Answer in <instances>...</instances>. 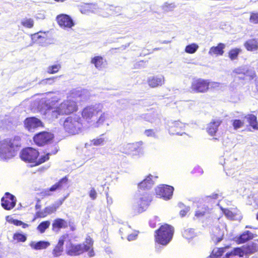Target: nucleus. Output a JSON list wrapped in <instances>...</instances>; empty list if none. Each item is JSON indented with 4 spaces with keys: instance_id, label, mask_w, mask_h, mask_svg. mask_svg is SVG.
I'll return each instance as SVG.
<instances>
[{
    "instance_id": "obj_13",
    "label": "nucleus",
    "mask_w": 258,
    "mask_h": 258,
    "mask_svg": "<svg viewBox=\"0 0 258 258\" xmlns=\"http://www.w3.org/2000/svg\"><path fill=\"white\" fill-rule=\"evenodd\" d=\"M24 125L29 132H33L37 128L43 127L42 122L35 117H27L24 121Z\"/></svg>"
},
{
    "instance_id": "obj_57",
    "label": "nucleus",
    "mask_w": 258,
    "mask_h": 258,
    "mask_svg": "<svg viewBox=\"0 0 258 258\" xmlns=\"http://www.w3.org/2000/svg\"><path fill=\"white\" fill-rule=\"evenodd\" d=\"M145 134L147 137H152L155 135V132L153 129L146 130Z\"/></svg>"
},
{
    "instance_id": "obj_61",
    "label": "nucleus",
    "mask_w": 258,
    "mask_h": 258,
    "mask_svg": "<svg viewBox=\"0 0 258 258\" xmlns=\"http://www.w3.org/2000/svg\"><path fill=\"white\" fill-rule=\"evenodd\" d=\"M40 207H41V206H40V205H37H37H36V206H35V208H36V209H39V208H40Z\"/></svg>"
},
{
    "instance_id": "obj_42",
    "label": "nucleus",
    "mask_w": 258,
    "mask_h": 258,
    "mask_svg": "<svg viewBox=\"0 0 258 258\" xmlns=\"http://www.w3.org/2000/svg\"><path fill=\"white\" fill-rule=\"evenodd\" d=\"M62 201L59 202V204L58 206L52 205L50 206L46 207L44 209L46 214V215H50L54 212H55L58 206L62 204Z\"/></svg>"
},
{
    "instance_id": "obj_44",
    "label": "nucleus",
    "mask_w": 258,
    "mask_h": 258,
    "mask_svg": "<svg viewBox=\"0 0 258 258\" xmlns=\"http://www.w3.org/2000/svg\"><path fill=\"white\" fill-rule=\"evenodd\" d=\"M105 142V140L103 138H99L96 139H94L90 141V144L91 145L94 146H99L101 145H103Z\"/></svg>"
},
{
    "instance_id": "obj_62",
    "label": "nucleus",
    "mask_w": 258,
    "mask_h": 258,
    "mask_svg": "<svg viewBox=\"0 0 258 258\" xmlns=\"http://www.w3.org/2000/svg\"><path fill=\"white\" fill-rule=\"evenodd\" d=\"M104 115H102V116H100V119H99V120H101V121H102L104 120Z\"/></svg>"
},
{
    "instance_id": "obj_54",
    "label": "nucleus",
    "mask_w": 258,
    "mask_h": 258,
    "mask_svg": "<svg viewBox=\"0 0 258 258\" xmlns=\"http://www.w3.org/2000/svg\"><path fill=\"white\" fill-rule=\"evenodd\" d=\"M158 221H159V220L157 218H154L152 219H151L149 221L150 226L152 228H155L157 226V223Z\"/></svg>"
},
{
    "instance_id": "obj_28",
    "label": "nucleus",
    "mask_w": 258,
    "mask_h": 258,
    "mask_svg": "<svg viewBox=\"0 0 258 258\" xmlns=\"http://www.w3.org/2000/svg\"><path fill=\"white\" fill-rule=\"evenodd\" d=\"M220 209L225 216L229 219L234 220L237 215V210L236 209L231 210L222 207H221Z\"/></svg>"
},
{
    "instance_id": "obj_63",
    "label": "nucleus",
    "mask_w": 258,
    "mask_h": 258,
    "mask_svg": "<svg viewBox=\"0 0 258 258\" xmlns=\"http://www.w3.org/2000/svg\"><path fill=\"white\" fill-rule=\"evenodd\" d=\"M237 78H238L239 79H244V77H243V78H241V77H238V76H237Z\"/></svg>"
},
{
    "instance_id": "obj_25",
    "label": "nucleus",
    "mask_w": 258,
    "mask_h": 258,
    "mask_svg": "<svg viewBox=\"0 0 258 258\" xmlns=\"http://www.w3.org/2000/svg\"><path fill=\"white\" fill-rule=\"evenodd\" d=\"M209 208L205 205H200L195 212V216L197 219L203 217L209 213Z\"/></svg>"
},
{
    "instance_id": "obj_47",
    "label": "nucleus",
    "mask_w": 258,
    "mask_h": 258,
    "mask_svg": "<svg viewBox=\"0 0 258 258\" xmlns=\"http://www.w3.org/2000/svg\"><path fill=\"white\" fill-rule=\"evenodd\" d=\"M51 192H53V190L51 189V187H49L48 188H46L42 191H41L39 193V195L42 198H45L46 197H48L49 196H50L52 194Z\"/></svg>"
},
{
    "instance_id": "obj_12",
    "label": "nucleus",
    "mask_w": 258,
    "mask_h": 258,
    "mask_svg": "<svg viewBox=\"0 0 258 258\" xmlns=\"http://www.w3.org/2000/svg\"><path fill=\"white\" fill-rule=\"evenodd\" d=\"M185 123L179 120L169 123L168 131L171 135H182L184 133Z\"/></svg>"
},
{
    "instance_id": "obj_55",
    "label": "nucleus",
    "mask_w": 258,
    "mask_h": 258,
    "mask_svg": "<svg viewBox=\"0 0 258 258\" xmlns=\"http://www.w3.org/2000/svg\"><path fill=\"white\" fill-rule=\"evenodd\" d=\"M42 34L43 36L38 33L35 35V37H36L37 39H40V42H44L46 40V38L44 36V35H45V33H42Z\"/></svg>"
},
{
    "instance_id": "obj_40",
    "label": "nucleus",
    "mask_w": 258,
    "mask_h": 258,
    "mask_svg": "<svg viewBox=\"0 0 258 258\" xmlns=\"http://www.w3.org/2000/svg\"><path fill=\"white\" fill-rule=\"evenodd\" d=\"M199 46L196 43H191L187 45L185 48V51L189 54L194 53L198 50Z\"/></svg>"
},
{
    "instance_id": "obj_31",
    "label": "nucleus",
    "mask_w": 258,
    "mask_h": 258,
    "mask_svg": "<svg viewBox=\"0 0 258 258\" xmlns=\"http://www.w3.org/2000/svg\"><path fill=\"white\" fill-rule=\"evenodd\" d=\"M50 245L47 241H39L37 242H32L30 246L35 250H40L46 248Z\"/></svg>"
},
{
    "instance_id": "obj_51",
    "label": "nucleus",
    "mask_w": 258,
    "mask_h": 258,
    "mask_svg": "<svg viewBox=\"0 0 258 258\" xmlns=\"http://www.w3.org/2000/svg\"><path fill=\"white\" fill-rule=\"evenodd\" d=\"M56 78V77H54L46 78L45 79L42 80L41 81V83L42 84H51L54 82V80Z\"/></svg>"
},
{
    "instance_id": "obj_7",
    "label": "nucleus",
    "mask_w": 258,
    "mask_h": 258,
    "mask_svg": "<svg viewBox=\"0 0 258 258\" xmlns=\"http://www.w3.org/2000/svg\"><path fill=\"white\" fill-rule=\"evenodd\" d=\"M39 155L38 149L31 147H27L21 151L20 157L25 162L31 164V166H35L36 159L39 157Z\"/></svg>"
},
{
    "instance_id": "obj_27",
    "label": "nucleus",
    "mask_w": 258,
    "mask_h": 258,
    "mask_svg": "<svg viewBox=\"0 0 258 258\" xmlns=\"http://www.w3.org/2000/svg\"><path fill=\"white\" fill-rule=\"evenodd\" d=\"M91 62L94 64L97 69L100 70L104 67L106 63V60L101 56H95L92 58Z\"/></svg>"
},
{
    "instance_id": "obj_56",
    "label": "nucleus",
    "mask_w": 258,
    "mask_h": 258,
    "mask_svg": "<svg viewBox=\"0 0 258 258\" xmlns=\"http://www.w3.org/2000/svg\"><path fill=\"white\" fill-rule=\"evenodd\" d=\"M189 208L186 207L183 209H182L179 212V215L181 217H184L188 212Z\"/></svg>"
},
{
    "instance_id": "obj_18",
    "label": "nucleus",
    "mask_w": 258,
    "mask_h": 258,
    "mask_svg": "<svg viewBox=\"0 0 258 258\" xmlns=\"http://www.w3.org/2000/svg\"><path fill=\"white\" fill-rule=\"evenodd\" d=\"M67 235H63L59 239L57 243L52 250V254L55 257L60 256L63 251V244Z\"/></svg>"
},
{
    "instance_id": "obj_43",
    "label": "nucleus",
    "mask_w": 258,
    "mask_h": 258,
    "mask_svg": "<svg viewBox=\"0 0 258 258\" xmlns=\"http://www.w3.org/2000/svg\"><path fill=\"white\" fill-rule=\"evenodd\" d=\"M92 5L89 4H84L80 7V11L81 13L86 14L91 12Z\"/></svg>"
},
{
    "instance_id": "obj_21",
    "label": "nucleus",
    "mask_w": 258,
    "mask_h": 258,
    "mask_svg": "<svg viewBox=\"0 0 258 258\" xmlns=\"http://www.w3.org/2000/svg\"><path fill=\"white\" fill-rule=\"evenodd\" d=\"M67 227V222L61 218L55 219L52 224V230L55 232H58L61 228H66Z\"/></svg>"
},
{
    "instance_id": "obj_46",
    "label": "nucleus",
    "mask_w": 258,
    "mask_h": 258,
    "mask_svg": "<svg viewBox=\"0 0 258 258\" xmlns=\"http://www.w3.org/2000/svg\"><path fill=\"white\" fill-rule=\"evenodd\" d=\"M239 69L235 70L234 72L235 75H238L240 74H243L244 77L249 76L250 79H252L255 76V73L253 72L252 73H250V75L249 74V71L246 70L243 72H240Z\"/></svg>"
},
{
    "instance_id": "obj_4",
    "label": "nucleus",
    "mask_w": 258,
    "mask_h": 258,
    "mask_svg": "<svg viewBox=\"0 0 258 258\" xmlns=\"http://www.w3.org/2000/svg\"><path fill=\"white\" fill-rule=\"evenodd\" d=\"M85 242L83 243L74 244L70 243L66 248V253L70 256H78L85 252H88L89 257L95 255V252L93 245L94 241L90 237H88L85 239Z\"/></svg>"
},
{
    "instance_id": "obj_32",
    "label": "nucleus",
    "mask_w": 258,
    "mask_h": 258,
    "mask_svg": "<svg viewBox=\"0 0 258 258\" xmlns=\"http://www.w3.org/2000/svg\"><path fill=\"white\" fill-rule=\"evenodd\" d=\"M236 255H238L239 257H243L244 255L242 248L236 247L233 248L231 251L226 253L225 257L229 258L230 256Z\"/></svg>"
},
{
    "instance_id": "obj_49",
    "label": "nucleus",
    "mask_w": 258,
    "mask_h": 258,
    "mask_svg": "<svg viewBox=\"0 0 258 258\" xmlns=\"http://www.w3.org/2000/svg\"><path fill=\"white\" fill-rule=\"evenodd\" d=\"M232 125L235 130H237L244 125V121L240 119H234L233 121Z\"/></svg>"
},
{
    "instance_id": "obj_45",
    "label": "nucleus",
    "mask_w": 258,
    "mask_h": 258,
    "mask_svg": "<svg viewBox=\"0 0 258 258\" xmlns=\"http://www.w3.org/2000/svg\"><path fill=\"white\" fill-rule=\"evenodd\" d=\"M9 222L13 224L15 226H21L23 228H26L29 227V225L28 224L25 223L23 222L22 221L17 219H11Z\"/></svg>"
},
{
    "instance_id": "obj_1",
    "label": "nucleus",
    "mask_w": 258,
    "mask_h": 258,
    "mask_svg": "<svg viewBox=\"0 0 258 258\" xmlns=\"http://www.w3.org/2000/svg\"><path fill=\"white\" fill-rule=\"evenodd\" d=\"M60 99L53 96L47 99L44 103L45 113H49L52 119L57 118L59 116L68 115L78 110L77 102L71 100H65L58 105Z\"/></svg>"
},
{
    "instance_id": "obj_58",
    "label": "nucleus",
    "mask_w": 258,
    "mask_h": 258,
    "mask_svg": "<svg viewBox=\"0 0 258 258\" xmlns=\"http://www.w3.org/2000/svg\"><path fill=\"white\" fill-rule=\"evenodd\" d=\"M137 236H138L137 233H131V234H129L127 237V239L128 241H132V240H134L136 239V238H137Z\"/></svg>"
},
{
    "instance_id": "obj_41",
    "label": "nucleus",
    "mask_w": 258,
    "mask_h": 258,
    "mask_svg": "<svg viewBox=\"0 0 258 258\" xmlns=\"http://www.w3.org/2000/svg\"><path fill=\"white\" fill-rule=\"evenodd\" d=\"M61 68L60 64H55L50 66L47 68V72L49 74H53L57 73Z\"/></svg>"
},
{
    "instance_id": "obj_48",
    "label": "nucleus",
    "mask_w": 258,
    "mask_h": 258,
    "mask_svg": "<svg viewBox=\"0 0 258 258\" xmlns=\"http://www.w3.org/2000/svg\"><path fill=\"white\" fill-rule=\"evenodd\" d=\"M249 22L253 24H258V13H250Z\"/></svg>"
},
{
    "instance_id": "obj_34",
    "label": "nucleus",
    "mask_w": 258,
    "mask_h": 258,
    "mask_svg": "<svg viewBox=\"0 0 258 258\" xmlns=\"http://www.w3.org/2000/svg\"><path fill=\"white\" fill-rule=\"evenodd\" d=\"M213 233H220L219 235L214 234L212 237V239L216 244L218 243L223 239L224 231L220 228H216L213 231Z\"/></svg>"
},
{
    "instance_id": "obj_6",
    "label": "nucleus",
    "mask_w": 258,
    "mask_h": 258,
    "mask_svg": "<svg viewBox=\"0 0 258 258\" xmlns=\"http://www.w3.org/2000/svg\"><path fill=\"white\" fill-rule=\"evenodd\" d=\"M63 126L66 132L71 135H75L81 131L82 123L81 122L80 118L69 116L65 119Z\"/></svg>"
},
{
    "instance_id": "obj_30",
    "label": "nucleus",
    "mask_w": 258,
    "mask_h": 258,
    "mask_svg": "<svg viewBox=\"0 0 258 258\" xmlns=\"http://www.w3.org/2000/svg\"><path fill=\"white\" fill-rule=\"evenodd\" d=\"M245 117L246 118L249 125L251 126L253 130H258V122L255 115L250 114H247Z\"/></svg>"
},
{
    "instance_id": "obj_35",
    "label": "nucleus",
    "mask_w": 258,
    "mask_h": 258,
    "mask_svg": "<svg viewBox=\"0 0 258 258\" xmlns=\"http://www.w3.org/2000/svg\"><path fill=\"white\" fill-rule=\"evenodd\" d=\"M182 234L183 237L187 239H191L196 236L195 230L193 228L185 229Z\"/></svg>"
},
{
    "instance_id": "obj_37",
    "label": "nucleus",
    "mask_w": 258,
    "mask_h": 258,
    "mask_svg": "<svg viewBox=\"0 0 258 258\" xmlns=\"http://www.w3.org/2000/svg\"><path fill=\"white\" fill-rule=\"evenodd\" d=\"M229 247V246H226L214 248L212 252V255L216 257H220L225 252V249Z\"/></svg>"
},
{
    "instance_id": "obj_11",
    "label": "nucleus",
    "mask_w": 258,
    "mask_h": 258,
    "mask_svg": "<svg viewBox=\"0 0 258 258\" xmlns=\"http://www.w3.org/2000/svg\"><path fill=\"white\" fill-rule=\"evenodd\" d=\"M173 190V187L163 184L156 188L155 193L159 197L167 200L170 199L172 197Z\"/></svg>"
},
{
    "instance_id": "obj_39",
    "label": "nucleus",
    "mask_w": 258,
    "mask_h": 258,
    "mask_svg": "<svg viewBox=\"0 0 258 258\" xmlns=\"http://www.w3.org/2000/svg\"><path fill=\"white\" fill-rule=\"evenodd\" d=\"M13 239L17 242H24L26 240L27 237L24 234L17 232L14 234Z\"/></svg>"
},
{
    "instance_id": "obj_16",
    "label": "nucleus",
    "mask_w": 258,
    "mask_h": 258,
    "mask_svg": "<svg viewBox=\"0 0 258 258\" xmlns=\"http://www.w3.org/2000/svg\"><path fill=\"white\" fill-rule=\"evenodd\" d=\"M165 79L163 75H156L148 78L147 83L151 88H157L165 84Z\"/></svg>"
},
{
    "instance_id": "obj_2",
    "label": "nucleus",
    "mask_w": 258,
    "mask_h": 258,
    "mask_svg": "<svg viewBox=\"0 0 258 258\" xmlns=\"http://www.w3.org/2000/svg\"><path fill=\"white\" fill-rule=\"evenodd\" d=\"M153 176L149 174L138 184L140 198L136 203V208L138 212L145 211L152 200L151 194L149 191L154 184Z\"/></svg>"
},
{
    "instance_id": "obj_52",
    "label": "nucleus",
    "mask_w": 258,
    "mask_h": 258,
    "mask_svg": "<svg viewBox=\"0 0 258 258\" xmlns=\"http://www.w3.org/2000/svg\"><path fill=\"white\" fill-rule=\"evenodd\" d=\"M46 214L45 212L44 209L43 211H37L35 213V219L44 218L46 217Z\"/></svg>"
},
{
    "instance_id": "obj_29",
    "label": "nucleus",
    "mask_w": 258,
    "mask_h": 258,
    "mask_svg": "<svg viewBox=\"0 0 258 258\" xmlns=\"http://www.w3.org/2000/svg\"><path fill=\"white\" fill-rule=\"evenodd\" d=\"M68 178L67 176L59 179L57 182L53 184L51 187L53 191L61 189L63 186L67 184Z\"/></svg>"
},
{
    "instance_id": "obj_50",
    "label": "nucleus",
    "mask_w": 258,
    "mask_h": 258,
    "mask_svg": "<svg viewBox=\"0 0 258 258\" xmlns=\"http://www.w3.org/2000/svg\"><path fill=\"white\" fill-rule=\"evenodd\" d=\"M175 7L174 3H168L167 2L164 3L163 6V9L167 11L172 10Z\"/></svg>"
},
{
    "instance_id": "obj_53",
    "label": "nucleus",
    "mask_w": 258,
    "mask_h": 258,
    "mask_svg": "<svg viewBox=\"0 0 258 258\" xmlns=\"http://www.w3.org/2000/svg\"><path fill=\"white\" fill-rule=\"evenodd\" d=\"M89 196L91 199L93 200H95L97 198V192L94 188H92L89 191Z\"/></svg>"
},
{
    "instance_id": "obj_8",
    "label": "nucleus",
    "mask_w": 258,
    "mask_h": 258,
    "mask_svg": "<svg viewBox=\"0 0 258 258\" xmlns=\"http://www.w3.org/2000/svg\"><path fill=\"white\" fill-rule=\"evenodd\" d=\"M144 143L142 141L128 143L122 146L120 151L126 155H140L144 153Z\"/></svg>"
},
{
    "instance_id": "obj_26",
    "label": "nucleus",
    "mask_w": 258,
    "mask_h": 258,
    "mask_svg": "<svg viewBox=\"0 0 258 258\" xmlns=\"http://www.w3.org/2000/svg\"><path fill=\"white\" fill-rule=\"evenodd\" d=\"M254 237L253 234L249 231H245L238 237L236 241L238 244L244 243Z\"/></svg>"
},
{
    "instance_id": "obj_19",
    "label": "nucleus",
    "mask_w": 258,
    "mask_h": 258,
    "mask_svg": "<svg viewBox=\"0 0 258 258\" xmlns=\"http://www.w3.org/2000/svg\"><path fill=\"white\" fill-rule=\"evenodd\" d=\"M98 112V111L94 107L87 106L83 109L82 111V116L84 119L89 121L96 115V114H97Z\"/></svg>"
},
{
    "instance_id": "obj_38",
    "label": "nucleus",
    "mask_w": 258,
    "mask_h": 258,
    "mask_svg": "<svg viewBox=\"0 0 258 258\" xmlns=\"http://www.w3.org/2000/svg\"><path fill=\"white\" fill-rule=\"evenodd\" d=\"M50 224L49 221H43L38 225L37 229L41 233H43L49 227Z\"/></svg>"
},
{
    "instance_id": "obj_17",
    "label": "nucleus",
    "mask_w": 258,
    "mask_h": 258,
    "mask_svg": "<svg viewBox=\"0 0 258 258\" xmlns=\"http://www.w3.org/2000/svg\"><path fill=\"white\" fill-rule=\"evenodd\" d=\"M222 120L220 119H213L207 127V132L211 136L216 135L219 126L221 124Z\"/></svg>"
},
{
    "instance_id": "obj_5",
    "label": "nucleus",
    "mask_w": 258,
    "mask_h": 258,
    "mask_svg": "<svg viewBox=\"0 0 258 258\" xmlns=\"http://www.w3.org/2000/svg\"><path fill=\"white\" fill-rule=\"evenodd\" d=\"M174 233V227L165 223L161 225L154 232L155 242L160 245L165 246L172 240Z\"/></svg>"
},
{
    "instance_id": "obj_64",
    "label": "nucleus",
    "mask_w": 258,
    "mask_h": 258,
    "mask_svg": "<svg viewBox=\"0 0 258 258\" xmlns=\"http://www.w3.org/2000/svg\"><path fill=\"white\" fill-rule=\"evenodd\" d=\"M256 219L258 220V213L256 214Z\"/></svg>"
},
{
    "instance_id": "obj_20",
    "label": "nucleus",
    "mask_w": 258,
    "mask_h": 258,
    "mask_svg": "<svg viewBox=\"0 0 258 258\" xmlns=\"http://www.w3.org/2000/svg\"><path fill=\"white\" fill-rule=\"evenodd\" d=\"M226 45L224 43H219L217 46L211 47L209 50V54L210 55L221 56L224 53V49Z\"/></svg>"
},
{
    "instance_id": "obj_10",
    "label": "nucleus",
    "mask_w": 258,
    "mask_h": 258,
    "mask_svg": "<svg viewBox=\"0 0 258 258\" xmlns=\"http://www.w3.org/2000/svg\"><path fill=\"white\" fill-rule=\"evenodd\" d=\"M53 134L43 131L35 134L33 140L34 143L38 147H43L50 143L54 139Z\"/></svg>"
},
{
    "instance_id": "obj_23",
    "label": "nucleus",
    "mask_w": 258,
    "mask_h": 258,
    "mask_svg": "<svg viewBox=\"0 0 258 258\" xmlns=\"http://www.w3.org/2000/svg\"><path fill=\"white\" fill-rule=\"evenodd\" d=\"M58 151L57 147L54 146V150L50 152L47 153V154L42 155L40 158L38 157L36 159L35 166H38L49 159V156L52 154H55Z\"/></svg>"
},
{
    "instance_id": "obj_36",
    "label": "nucleus",
    "mask_w": 258,
    "mask_h": 258,
    "mask_svg": "<svg viewBox=\"0 0 258 258\" xmlns=\"http://www.w3.org/2000/svg\"><path fill=\"white\" fill-rule=\"evenodd\" d=\"M21 25L25 28L31 29L34 26V20L32 18H25L21 22Z\"/></svg>"
},
{
    "instance_id": "obj_59",
    "label": "nucleus",
    "mask_w": 258,
    "mask_h": 258,
    "mask_svg": "<svg viewBox=\"0 0 258 258\" xmlns=\"http://www.w3.org/2000/svg\"><path fill=\"white\" fill-rule=\"evenodd\" d=\"M209 197L213 199H217L219 197V195L217 194H213Z\"/></svg>"
},
{
    "instance_id": "obj_15",
    "label": "nucleus",
    "mask_w": 258,
    "mask_h": 258,
    "mask_svg": "<svg viewBox=\"0 0 258 258\" xmlns=\"http://www.w3.org/2000/svg\"><path fill=\"white\" fill-rule=\"evenodd\" d=\"M58 25L62 28H71L75 25L72 18L67 14H60L56 18Z\"/></svg>"
},
{
    "instance_id": "obj_9",
    "label": "nucleus",
    "mask_w": 258,
    "mask_h": 258,
    "mask_svg": "<svg viewBox=\"0 0 258 258\" xmlns=\"http://www.w3.org/2000/svg\"><path fill=\"white\" fill-rule=\"evenodd\" d=\"M210 83L209 80L194 78L191 81L190 88L194 93H204L209 90Z\"/></svg>"
},
{
    "instance_id": "obj_33",
    "label": "nucleus",
    "mask_w": 258,
    "mask_h": 258,
    "mask_svg": "<svg viewBox=\"0 0 258 258\" xmlns=\"http://www.w3.org/2000/svg\"><path fill=\"white\" fill-rule=\"evenodd\" d=\"M242 52L240 48H233L229 50L228 52V57L231 60L238 59L239 54Z\"/></svg>"
},
{
    "instance_id": "obj_24",
    "label": "nucleus",
    "mask_w": 258,
    "mask_h": 258,
    "mask_svg": "<svg viewBox=\"0 0 258 258\" xmlns=\"http://www.w3.org/2000/svg\"><path fill=\"white\" fill-rule=\"evenodd\" d=\"M244 255L251 254L258 252V244L256 242H252L249 244L242 246Z\"/></svg>"
},
{
    "instance_id": "obj_60",
    "label": "nucleus",
    "mask_w": 258,
    "mask_h": 258,
    "mask_svg": "<svg viewBox=\"0 0 258 258\" xmlns=\"http://www.w3.org/2000/svg\"><path fill=\"white\" fill-rule=\"evenodd\" d=\"M212 84L215 87H218L220 84L219 83L213 82L212 83Z\"/></svg>"
},
{
    "instance_id": "obj_22",
    "label": "nucleus",
    "mask_w": 258,
    "mask_h": 258,
    "mask_svg": "<svg viewBox=\"0 0 258 258\" xmlns=\"http://www.w3.org/2000/svg\"><path fill=\"white\" fill-rule=\"evenodd\" d=\"M244 46L247 51H256L258 49V40L256 38L248 39L244 42Z\"/></svg>"
},
{
    "instance_id": "obj_3",
    "label": "nucleus",
    "mask_w": 258,
    "mask_h": 258,
    "mask_svg": "<svg viewBox=\"0 0 258 258\" xmlns=\"http://www.w3.org/2000/svg\"><path fill=\"white\" fill-rule=\"evenodd\" d=\"M20 141L21 138L18 136L3 139L0 135V158L6 160L14 157L21 147Z\"/></svg>"
},
{
    "instance_id": "obj_14",
    "label": "nucleus",
    "mask_w": 258,
    "mask_h": 258,
    "mask_svg": "<svg viewBox=\"0 0 258 258\" xmlns=\"http://www.w3.org/2000/svg\"><path fill=\"white\" fill-rule=\"evenodd\" d=\"M16 205V200L15 196L10 193L6 192L4 196L1 199V205L6 210H11Z\"/></svg>"
}]
</instances>
